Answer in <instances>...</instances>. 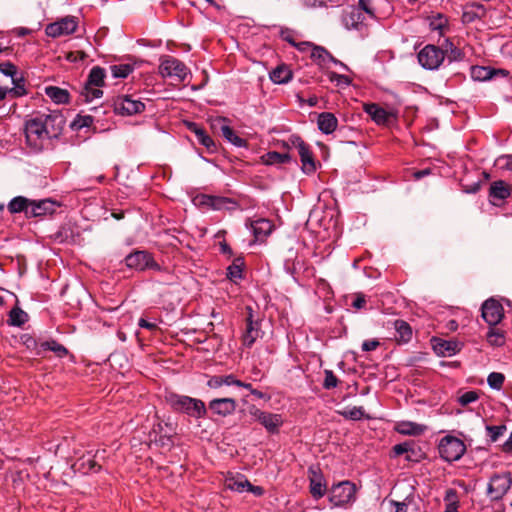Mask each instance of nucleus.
I'll return each instance as SVG.
<instances>
[{
    "label": "nucleus",
    "mask_w": 512,
    "mask_h": 512,
    "mask_svg": "<svg viewBox=\"0 0 512 512\" xmlns=\"http://www.w3.org/2000/svg\"><path fill=\"white\" fill-rule=\"evenodd\" d=\"M65 125L61 113H36L25 122V138L28 146L34 151L43 149L48 140L58 138Z\"/></svg>",
    "instance_id": "obj_1"
},
{
    "label": "nucleus",
    "mask_w": 512,
    "mask_h": 512,
    "mask_svg": "<svg viewBox=\"0 0 512 512\" xmlns=\"http://www.w3.org/2000/svg\"><path fill=\"white\" fill-rule=\"evenodd\" d=\"M165 401L173 411L184 413L196 419L204 417L207 412L202 400L187 395L169 392L165 395Z\"/></svg>",
    "instance_id": "obj_2"
},
{
    "label": "nucleus",
    "mask_w": 512,
    "mask_h": 512,
    "mask_svg": "<svg viewBox=\"0 0 512 512\" xmlns=\"http://www.w3.org/2000/svg\"><path fill=\"white\" fill-rule=\"evenodd\" d=\"M159 73L163 78H173L179 82H184L190 75V70L179 59L164 56L160 60Z\"/></svg>",
    "instance_id": "obj_3"
},
{
    "label": "nucleus",
    "mask_w": 512,
    "mask_h": 512,
    "mask_svg": "<svg viewBox=\"0 0 512 512\" xmlns=\"http://www.w3.org/2000/svg\"><path fill=\"white\" fill-rule=\"evenodd\" d=\"M438 450L443 460L446 462H454L464 455L466 446L461 439L447 435L440 440Z\"/></svg>",
    "instance_id": "obj_4"
},
{
    "label": "nucleus",
    "mask_w": 512,
    "mask_h": 512,
    "mask_svg": "<svg viewBox=\"0 0 512 512\" xmlns=\"http://www.w3.org/2000/svg\"><path fill=\"white\" fill-rule=\"evenodd\" d=\"M419 64L426 70H437L444 61V51L441 47L428 44L417 54Z\"/></svg>",
    "instance_id": "obj_5"
},
{
    "label": "nucleus",
    "mask_w": 512,
    "mask_h": 512,
    "mask_svg": "<svg viewBox=\"0 0 512 512\" xmlns=\"http://www.w3.org/2000/svg\"><path fill=\"white\" fill-rule=\"evenodd\" d=\"M365 20L366 16L356 6L344 9L341 16V22L345 29L358 31L362 35L367 32Z\"/></svg>",
    "instance_id": "obj_6"
},
{
    "label": "nucleus",
    "mask_w": 512,
    "mask_h": 512,
    "mask_svg": "<svg viewBox=\"0 0 512 512\" xmlns=\"http://www.w3.org/2000/svg\"><path fill=\"white\" fill-rule=\"evenodd\" d=\"M114 112L121 116H132L145 110V104L129 95H119L113 100Z\"/></svg>",
    "instance_id": "obj_7"
},
{
    "label": "nucleus",
    "mask_w": 512,
    "mask_h": 512,
    "mask_svg": "<svg viewBox=\"0 0 512 512\" xmlns=\"http://www.w3.org/2000/svg\"><path fill=\"white\" fill-rule=\"evenodd\" d=\"M512 484L511 477L508 473L493 475L487 486V494L492 501L501 500L508 492Z\"/></svg>",
    "instance_id": "obj_8"
},
{
    "label": "nucleus",
    "mask_w": 512,
    "mask_h": 512,
    "mask_svg": "<svg viewBox=\"0 0 512 512\" xmlns=\"http://www.w3.org/2000/svg\"><path fill=\"white\" fill-rule=\"evenodd\" d=\"M77 27L78 20L75 16H65L54 23L48 24L45 33L49 37L57 38L74 33Z\"/></svg>",
    "instance_id": "obj_9"
},
{
    "label": "nucleus",
    "mask_w": 512,
    "mask_h": 512,
    "mask_svg": "<svg viewBox=\"0 0 512 512\" xmlns=\"http://www.w3.org/2000/svg\"><path fill=\"white\" fill-rule=\"evenodd\" d=\"M356 487L349 481H343L333 486L329 500L335 506H343L355 498Z\"/></svg>",
    "instance_id": "obj_10"
},
{
    "label": "nucleus",
    "mask_w": 512,
    "mask_h": 512,
    "mask_svg": "<svg viewBox=\"0 0 512 512\" xmlns=\"http://www.w3.org/2000/svg\"><path fill=\"white\" fill-rule=\"evenodd\" d=\"M125 263L127 267L136 270H145L146 268L160 269L159 265L154 262L149 253L145 251H135L126 256Z\"/></svg>",
    "instance_id": "obj_11"
},
{
    "label": "nucleus",
    "mask_w": 512,
    "mask_h": 512,
    "mask_svg": "<svg viewBox=\"0 0 512 512\" xmlns=\"http://www.w3.org/2000/svg\"><path fill=\"white\" fill-rule=\"evenodd\" d=\"M482 317L487 324L495 326L503 317V308L494 299L486 300L482 305Z\"/></svg>",
    "instance_id": "obj_12"
},
{
    "label": "nucleus",
    "mask_w": 512,
    "mask_h": 512,
    "mask_svg": "<svg viewBox=\"0 0 512 512\" xmlns=\"http://www.w3.org/2000/svg\"><path fill=\"white\" fill-rule=\"evenodd\" d=\"M363 109L377 125H388L395 117L392 111H387L376 103L364 104Z\"/></svg>",
    "instance_id": "obj_13"
},
{
    "label": "nucleus",
    "mask_w": 512,
    "mask_h": 512,
    "mask_svg": "<svg viewBox=\"0 0 512 512\" xmlns=\"http://www.w3.org/2000/svg\"><path fill=\"white\" fill-rule=\"evenodd\" d=\"M236 401L233 398H216L209 402V409L219 416H228L235 412Z\"/></svg>",
    "instance_id": "obj_14"
},
{
    "label": "nucleus",
    "mask_w": 512,
    "mask_h": 512,
    "mask_svg": "<svg viewBox=\"0 0 512 512\" xmlns=\"http://www.w3.org/2000/svg\"><path fill=\"white\" fill-rule=\"evenodd\" d=\"M471 78L474 81H488L494 78L497 75H501L503 77H507L509 72L504 69H494L490 67L484 66H472L471 67Z\"/></svg>",
    "instance_id": "obj_15"
},
{
    "label": "nucleus",
    "mask_w": 512,
    "mask_h": 512,
    "mask_svg": "<svg viewBox=\"0 0 512 512\" xmlns=\"http://www.w3.org/2000/svg\"><path fill=\"white\" fill-rule=\"evenodd\" d=\"M249 316L247 317V323L245 332L242 335L243 345L250 348L255 341L260 337V324L252 319V309L248 308Z\"/></svg>",
    "instance_id": "obj_16"
},
{
    "label": "nucleus",
    "mask_w": 512,
    "mask_h": 512,
    "mask_svg": "<svg viewBox=\"0 0 512 512\" xmlns=\"http://www.w3.org/2000/svg\"><path fill=\"white\" fill-rule=\"evenodd\" d=\"M58 205L51 199L31 200L29 217H40L55 212Z\"/></svg>",
    "instance_id": "obj_17"
},
{
    "label": "nucleus",
    "mask_w": 512,
    "mask_h": 512,
    "mask_svg": "<svg viewBox=\"0 0 512 512\" xmlns=\"http://www.w3.org/2000/svg\"><path fill=\"white\" fill-rule=\"evenodd\" d=\"M426 22L431 32L437 36H444L449 30V23L446 16L441 13H435L426 18Z\"/></svg>",
    "instance_id": "obj_18"
},
{
    "label": "nucleus",
    "mask_w": 512,
    "mask_h": 512,
    "mask_svg": "<svg viewBox=\"0 0 512 512\" xmlns=\"http://www.w3.org/2000/svg\"><path fill=\"white\" fill-rule=\"evenodd\" d=\"M227 119L224 117H219L215 120L214 125H219L222 136L231 144L236 147H244L246 146V141L239 137L234 130L226 124Z\"/></svg>",
    "instance_id": "obj_19"
},
{
    "label": "nucleus",
    "mask_w": 512,
    "mask_h": 512,
    "mask_svg": "<svg viewBox=\"0 0 512 512\" xmlns=\"http://www.w3.org/2000/svg\"><path fill=\"white\" fill-rule=\"evenodd\" d=\"M296 148L301 159L302 170L307 174L314 172L316 167L309 147L302 140H298Z\"/></svg>",
    "instance_id": "obj_20"
},
{
    "label": "nucleus",
    "mask_w": 512,
    "mask_h": 512,
    "mask_svg": "<svg viewBox=\"0 0 512 512\" xmlns=\"http://www.w3.org/2000/svg\"><path fill=\"white\" fill-rule=\"evenodd\" d=\"M318 129L326 135L333 133L338 126V119L331 112H322L317 118Z\"/></svg>",
    "instance_id": "obj_21"
},
{
    "label": "nucleus",
    "mask_w": 512,
    "mask_h": 512,
    "mask_svg": "<svg viewBox=\"0 0 512 512\" xmlns=\"http://www.w3.org/2000/svg\"><path fill=\"white\" fill-rule=\"evenodd\" d=\"M427 427L412 421H400L395 425V430L402 435L419 436L426 431Z\"/></svg>",
    "instance_id": "obj_22"
},
{
    "label": "nucleus",
    "mask_w": 512,
    "mask_h": 512,
    "mask_svg": "<svg viewBox=\"0 0 512 512\" xmlns=\"http://www.w3.org/2000/svg\"><path fill=\"white\" fill-rule=\"evenodd\" d=\"M251 230L257 241L265 239L273 230V224L270 220L260 218L251 222Z\"/></svg>",
    "instance_id": "obj_23"
},
{
    "label": "nucleus",
    "mask_w": 512,
    "mask_h": 512,
    "mask_svg": "<svg viewBox=\"0 0 512 512\" xmlns=\"http://www.w3.org/2000/svg\"><path fill=\"white\" fill-rule=\"evenodd\" d=\"M198 200L201 205L207 206L213 210L226 209L229 204L233 203L229 198L213 195H201Z\"/></svg>",
    "instance_id": "obj_24"
},
{
    "label": "nucleus",
    "mask_w": 512,
    "mask_h": 512,
    "mask_svg": "<svg viewBox=\"0 0 512 512\" xmlns=\"http://www.w3.org/2000/svg\"><path fill=\"white\" fill-rule=\"evenodd\" d=\"M259 423L267 432L275 434L278 433L279 428L283 425V418L280 414L265 412Z\"/></svg>",
    "instance_id": "obj_25"
},
{
    "label": "nucleus",
    "mask_w": 512,
    "mask_h": 512,
    "mask_svg": "<svg viewBox=\"0 0 512 512\" xmlns=\"http://www.w3.org/2000/svg\"><path fill=\"white\" fill-rule=\"evenodd\" d=\"M511 194V187L503 180L494 181L490 185L489 196L494 200L503 201Z\"/></svg>",
    "instance_id": "obj_26"
},
{
    "label": "nucleus",
    "mask_w": 512,
    "mask_h": 512,
    "mask_svg": "<svg viewBox=\"0 0 512 512\" xmlns=\"http://www.w3.org/2000/svg\"><path fill=\"white\" fill-rule=\"evenodd\" d=\"M434 351L440 356H452L459 350V344L455 341L436 339L433 344Z\"/></svg>",
    "instance_id": "obj_27"
},
{
    "label": "nucleus",
    "mask_w": 512,
    "mask_h": 512,
    "mask_svg": "<svg viewBox=\"0 0 512 512\" xmlns=\"http://www.w3.org/2000/svg\"><path fill=\"white\" fill-rule=\"evenodd\" d=\"M30 203V199L23 196H17L10 200L7 207L11 214L24 212L25 215L29 217Z\"/></svg>",
    "instance_id": "obj_28"
},
{
    "label": "nucleus",
    "mask_w": 512,
    "mask_h": 512,
    "mask_svg": "<svg viewBox=\"0 0 512 512\" xmlns=\"http://www.w3.org/2000/svg\"><path fill=\"white\" fill-rule=\"evenodd\" d=\"M45 94L56 104H66L69 102V93L66 89L57 86L45 87Z\"/></svg>",
    "instance_id": "obj_29"
},
{
    "label": "nucleus",
    "mask_w": 512,
    "mask_h": 512,
    "mask_svg": "<svg viewBox=\"0 0 512 512\" xmlns=\"http://www.w3.org/2000/svg\"><path fill=\"white\" fill-rule=\"evenodd\" d=\"M188 129L195 134L197 141L201 145L205 146L209 150L215 147V143L212 138L196 123H189Z\"/></svg>",
    "instance_id": "obj_30"
},
{
    "label": "nucleus",
    "mask_w": 512,
    "mask_h": 512,
    "mask_svg": "<svg viewBox=\"0 0 512 512\" xmlns=\"http://www.w3.org/2000/svg\"><path fill=\"white\" fill-rule=\"evenodd\" d=\"M292 78V72L286 65H279L270 73V79L276 84L287 83Z\"/></svg>",
    "instance_id": "obj_31"
},
{
    "label": "nucleus",
    "mask_w": 512,
    "mask_h": 512,
    "mask_svg": "<svg viewBox=\"0 0 512 512\" xmlns=\"http://www.w3.org/2000/svg\"><path fill=\"white\" fill-rule=\"evenodd\" d=\"M394 328L396 330L395 338L400 342H408L412 336V330L410 325L403 320H395Z\"/></svg>",
    "instance_id": "obj_32"
},
{
    "label": "nucleus",
    "mask_w": 512,
    "mask_h": 512,
    "mask_svg": "<svg viewBox=\"0 0 512 512\" xmlns=\"http://www.w3.org/2000/svg\"><path fill=\"white\" fill-rule=\"evenodd\" d=\"M441 48L444 51V56L447 55L449 62L460 61L463 58L462 51L456 47L448 38L444 40Z\"/></svg>",
    "instance_id": "obj_33"
},
{
    "label": "nucleus",
    "mask_w": 512,
    "mask_h": 512,
    "mask_svg": "<svg viewBox=\"0 0 512 512\" xmlns=\"http://www.w3.org/2000/svg\"><path fill=\"white\" fill-rule=\"evenodd\" d=\"M311 58L320 66H325L333 56L323 47L314 46L311 50Z\"/></svg>",
    "instance_id": "obj_34"
},
{
    "label": "nucleus",
    "mask_w": 512,
    "mask_h": 512,
    "mask_svg": "<svg viewBox=\"0 0 512 512\" xmlns=\"http://www.w3.org/2000/svg\"><path fill=\"white\" fill-rule=\"evenodd\" d=\"M28 321V314L19 307H14L9 313V324L20 327Z\"/></svg>",
    "instance_id": "obj_35"
},
{
    "label": "nucleus",
    "mask_w": 512,
    "mask_h": 512,
    "mask_svg": "<svg viewBox=\"0 0 512 512\" xmlns=\"http://www.w3.org/2000/svg\"><path fill=\"white\" fill-rule=\"evenodd\" d=\"M12 79L13 87L9 89L10 95L15 98L25 96L27 90L25 88V79L23 76H18V73Z\"/></svg>",
    "instance_id": "obj_36"
},
{
    "label": "nucleus",
    "mask_w": 512,
    "mask_h": 512,
    "mask_svg": "<svg viewBox=\"0 0 512 512\" xmlns=\"http://www.w3.org/2000/svg\"><path fill=\"white\" fill-rule=\"evenodd\" d=\"M105 70L99 66H95L90 70L86 84L100 86L104 84Z\"/></svg>",
    "instance_id": "obj_37"
},
{
    "label": "nucleus",
    "mask_w": 512,
    "mask_h": 512,
    "mask_svg": "<svg viewBox=\"0 0 512 512\" xmlns=\"http://www.w3.org/2000/svg\"><path fill=\"white\" fill-rule=\"evenodd\" d=\"M243 261L240 258H237L233 261V263L227 268V278L233 282L242 278L243 272Z\"/></svg>",
    "instance_id": "obj_38"
},
{
    "label": "nucleus",
    "mask_w": 512,
    "mask_h": 512,
    "mask_svg": "<svg viewBox=\"0 0 512 512\" xmlns=\"http://www.w3.org/2000/svg\"><path fill=\"white\" fill-rule=\"evenodd\" d=\"M41 350H49L54 352L58 357L62 358L68 354V350L55 340L45 341L40 344Z\"/></svg>",
    "instance_id": "obj_39"
},
{
    "label": "nucleus",
    "mask_w": 512,
    "mask_h": 512,
    "mask_svg": "<svg viewBox=\"0 0 512 512\" xmlns=\"http://www.w3.org/2000/svg\"><path fill=\"white\" fill-rule=\"evenodd\" d=\"M226 487L232 491L243 492L247 490V487H251V483L243 477L238 479L230 478L226 480Z\"/></svg>",
    "instance_id": "obj_40"
},
{
    "label": "nucleus",
    "mask_w": 512,
    "mask_h": 512,
    "mask_svg": "<svg viewBox=\"0 0 512 512\" xmlns=\"http://www.w3.org/2000/svg\"><path fill=\"white\" fill-rule=\"evenodd\" d=\"M444 500L446 507L443 512H458L457 492L454 489H448L445 492Z\"/></svg>",
    "instance_id": "obj_41"
},
{
    "label": "nucleus",
    "mask_w": 512,
    "mask_h": 512,
    "mask_svg": "<svg viewBox=\"0 0 512 512\" xmlns=\"http://www.w3.org/2000/svg\"><path fill=\"white\" fill-rule=\"evenodd\" d=\"M310 492L315 499L322 498L326 493V486L321 477L311 479Z\"/></svg>",
    "instance_id": "obj_42"
},
{
    "label": "nucleus",
    "mask_w": 512,
    "mask_h": 512,
    "mask_svg": "<svg viewBox=\"0 0 512 512\" xmlns=\"http://www.w3.org/2000/svg\"><path fill=\"white\" fill-rule=\"evenodd\" d=\"M262 158L264 163L267 165L281 164L289 160V156L287 154H281L276 151L268 152Z\"/></svg>",
    "instance_id": "obj_43"
},
{
    "label": "nucleus",
    "mask_w": 512,
    "mask_h": 512,
    "mask_svg": "<svg viewBox=\"0 0 512 512\" xmlns=\"http://www.w3.org/2000/svg\"><path fill=\"white\" fill-rule=\"evenodd\" d=\"M100 88H101L100 86L85 84L82 95L85 97V100L88 102L93 101L98 98H101L103 95V92Z\"/></svg>",
    "instance_id": "obj_44"
},
{
    "label": "nucleus",
    "mask_w": 512,
    "mask_h": 512,
    "mask_svg": "<svg viewBox=\"0 0 512 512\" xmlns=\"http://www.w3.org/2000/svg\"><path fill=\"white\" fill-rule=\"evenodd\" d=\"M132 71V66L128 64H119L111 67L112 76L114 78H126Z\"/></svg>",
    "instance_id": "obj_45"
},
{
    "label": "nucleus",
    "mask_w": 512,
    "mask_h": 512,
    "mask_svg": "<svg viewBox=\"0 0 512 512\" xmlns=\"http://www.w3.org/2000/svg\"><path fill=\"white\" fill-rule=\"evenodd\" d=\"M487 341L493 346H502L505 342V338L501 331L490 329L487 333Z\"/></svg>",
    "instance_id": "obj_46"
},
{
    "label": "nucleus",
    "mask_w": 512,
    "mask_h": 512,
    "mask_svg": "<svg viewBox=\"0 0 512 512\" xmlns=\"http://www.w3.org/2000/svg\"><path fill=\"white\" fill-rule=\"evenodd\" d=\"M478 399H479L478 392L471 390V391H466L463 394H461L457 398V401L461 406L465 407V406L469 405L470 403L476 402Z\"/></svg>",
    "instance_id": "obj_47"
},
{
    "label": "nucleus",
    "mask_w": 512,
    "mask_h": 512,
    "mask_svg": "<svg viewBox=\"0 0 512 512\" xmlns=\"http://www.w3.org/2000/svg\"><path fill=\"white\" fill-rule=\"evenodd\" d=\"M487 435L492 442H496L506 431L505 425L486 426Z\"/></svg>",
    "instance_id": "obj_48"
},
{
    "label": "nucleus",
    "mask_w": 512,
    "mask_h": 512,
    "mask_svg": "<svg viewBox=\"0 0 512 512\" xmlns=\"http://www.w3.org/2000/svg\"><path fill=\"white\" fill-rule=\"evenodd\" d=\"M504 380H505L504 375L502 373H498V372L490 373L487 378L488 385L492 389H496V390H499L502 387Z\"/></svg>",
    "instance_id": "obj_49"
},
{
    "label": "nucleus",
    "mask_w": 512,
    "mask_h": 512,
    "mask_svg": "<svg viewBox=\"0 0 512 512\" xmlns=\"http://www.w3.org/2000/svg\"><path fill=\"white\" fill-rule=\"evenodd\" d=\"M341 415L350 420H360L364 415V410L362 407L346 408Z\"/></svg>",
    "instance_id": "obj_50"
},
{
    "label": "nucleus",
    "mask_w": 512,
    "mask_h": 512,
    "mask_svg": "<svg viewBox=\"0 0 512 512\" xmlns=\"http://www.w3.org/2000/svg\"><path fill=\"white\" fill-rule=\"evenodd\" d=\"M393 452L395 453L396 456H399V455H402V454H407V453H410V452L414 453L415 452V446L411 442H403V443H400V444H396L393 447Z\"/></svg>",
    "instance_id": "obj_51"
},
{
    "label": "nucleus",
    "mask_w": 512,
    "mask_h": 512,
    "mask_svg": "<svg viewBox=\"0 0 512 512\" xmlns=\"http://www.w3.org/2000/svg\"><path fill=\"white\" fill-rule=\"evenodd\" d=\"M357 8L361 9L365 16L367 14L371 18H375V9L372 6V0H359V6Z\"/></svg>",
    "instance_id": "obj_52"
},
{
    "label": "nucleus",
    "mask_w": 512,
    "mask_h": 512,
    "mask_svg": "<svg viewBox=\"0 0 512 512\" xmlns=\"http://www.w3.org/2000/svg\"><path fill=\"white\" fill-rule=\"evenodd\" d=\"M0 72L5 76L14 78L17 74V67L9 61L3 62L0 64Z\"/></svg>",
    "instance_id": "obj_53"
},
{
    "label": "nucleus",
    "mask_w": 512,
    "mask_h": 512,
    "mask_svg": "<svg viewBox=\"0 0 512 512\" xmlns=\"http://www.w3.org/2000/svg\"><path fill=\"white\" fill-rule=\"evenodd\" d=\"M325 379L323 386L325 389L335 388L338 384V379L331 370H325Z\"/></svg>",
    "instance_id": "obj_54"
},
{
    "label": "nucleus",
    "mask_w": 512,
    "mask_h": 512,
    "mask_svg": "<svg viewBox=\"0 0 512 512\" xmlns=\"http://www.w3.org/2000/svg\"><path fill=\"white\" fill-rule=\"evenodd\" d=\"M497 164L502 168L512 171V155H503L497 159Z\"/></svg>",
    "instance_id": "obj_55"
},
{
    "label": "nucleus",
    "mask_w": 512,
    "mask_h": 512,
    "mask_svg": "<svg viewBox=\"0 0 512 512\" xmlns=\"http://www.w3.org/2000/svg\"><path fill=\"white\" fill-rule=\"evenodd\" d=\"M222 380V385L226 386H237L240 384V380H238L233 374L228 375H220Z\"/></svg>",
    "instance_id": "obj_56"
},
{
    "label": "nucleus",
    "mask_w": 512,
    "mask_h": 512,
    "mask_svg": "<svg viewBox=\"0 0 512 512\" xmlns=\"http://www.w3.org/2000/svg\"><path fill=\"white\" fill-rule=\"evenodd\" d=\"M379 345H380V343H379V341H378V340H376V339L365 340V341L362 343V350H363V351H366V352L373 351V350H375Z\"/></svg>",
    "instance_id": "obj_57"
},
{
    "label": "nucleus",
    "mask_w": 512,
    "mask_h": 512,
    "mask_svg": "<svg viewBox=\"0 0 512 512\" xmlns=\"http://www.w3.org/2000/svg\"><path fill=\"white\" fill-rule=\"evenodd\" d=\"M93 123V118L89 115L80 117L77 121L74 122L78 128L89 127Z\"/></svg>",
    "instance_id": "obj_58"
},
{
    "label": "nucleus",
    "mask_w": 512,
    "mask_h": 512,
    "mask_svg": "<svg viewBox=\"0 0 512 512\" xmlns=\"http://www.w3.org/2000/svg\"><path fill=\"white\" fill-rule=\"evenodd\" d=\"M207 386L211 389H218L222 387V380L220 375H215L209 378L207 381Z\"/></svg>",
    "instance_id": "obj_59"
},
{
    "label": "nucleus",
    "mask_w": 512,
    "mask_h": 512,
    "mask_svg": "<svg viewBox=\"0 0 512 512\" xmlns=\"http://www.w3.org/2000/svg\"><path fill=\"white\" fill-rule=\"evenodd\" d=\"M248 411H249V414L251 415V417L260 422L261 420V417L264 415V413L266 411H262L260 410L259 408H257L255 405H251L249 408H248Z\"/></svg>",
    "instance_id": "obj_60"
},
{
    "label": "nucleus",
    "mask_w": 512,
    "mask_h": 512,
    "mask_svg": "<svg viewBox=\"0 0 512 512\" xmlns=\"http://www.w3.org/2000/svg\"><path fill=\"white\" fill-rule=\"evenodd\" d=\"M329 78H330L331 81H336L339 84H346V85L350 84V79L347 76L340 75V74H337L335 72H332L330 74Z\"/></svg>",
    "instance_id": "obj_61"
},
{
    "label": "nucleus",
    "mask_w": 512,
    "mask_h": 512,
    "mask_svg": "<svg viewBox=\"0 0 512 512\" xmlns=\"http://www.w3.org/2000/svg\"><path fill=\"white\" fill-rule=\"evenodd\" d=\"M138 325L141 327V328H145V329H148V330H155L157 328V324L156 323H153V322H149L147 321L146 319L144 318H140L139 321H138Z\"/></svg>",
    "instance_id": "obj_62"
},
{
    "label": "nucleus",
    "mask_w": 512,
    "mask_h": 512,
    "mask_svg": "<svg viewBox=\"0 0 512 512\" xmlns=\"http://www.w3.org/2000/svg\"><path fill=\"white\" fill-rule=\"evenodd\" d=\"M366 300L363 295H358L352 302V306L356 309H361L365 306Z\"/></svg>",
    "instance_id": "obj_63"
},
{
    "label": "nucleus",
    "mask_w": 512,
    "mask_h": 512,
    "mask_svg": "<svg viewBox=\"0 0 512 512\" xmlns=\"http://www.w3.org/2000/svg\"><path fill=\"white\" fill-rule=\"evenodd\" d=\"M390 504L394 506V512H407V505L403 502L391 500Z\"/></svg>",
    "instance_id": "obj_64"
}]
</instances>
